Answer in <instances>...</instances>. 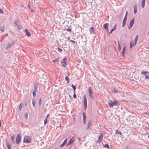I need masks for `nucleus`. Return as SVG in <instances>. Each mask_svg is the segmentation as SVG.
Segmentation results:
<instances>
[{"label": "nucleus", "mask_w": 149, "mask_h": 149, "mask_svg": "<svg viewBox=\"0 0 149 149\" xmlns=\"http://www.w3.org/2000/svg\"><path fill=\"white\" fill-rule=\"evenodd\" d=\"M109 26V24L108 23L105 24L103 26L104 29L107 32H109V29L108 28Z\"/></svg>", "instance_id": "obj_10"}, {"label": "nucleus", "mask_w": 149, "mask_h": 149, "mask_svg": "<svg viewBox=\"0 0 149 149\" xmlns=\"http://www.w3.org/2000/svg\"><path fill=\"white\" fill-rule=\"evenodd\" d=\"M26 105H27V104H25V106H26Z\"/></svg>", "instance_id": "obj_51"}, {"label": "nucleus", "mask_w": 149, "mask_h": 149, "mask_svg": "<svg viewBox=\"0 0 149 149\" xmlns=\"http://www.w3.org/2000/svg\"><path fill=\"white\" fill-rule=\"evenodd\" d=\"M125 46H124L123 47V49L122 50V53L123 54V57H124V54H125Z\"/></svg>", "instance_id": "obj_20"}, {"label": "nucleus", "mask_w": 149, "mask_h": 149, "mask_svg": "<svg viewBox=\"0 0 149 149\" xmlns=\"http://www.w3.org/2000/svg\"><path fill=\"white\" fill-rule=\"evenodd\" d=\"M118 104V102L116 100L113 102L112 100H110L108 102L109 105L111 107H112L113 106H116Z\"/></svg>", "instance_id": "obj_2"}, {"label": "nucleus", "mask_w": 149, "mask_h": 149, "mask_svg": "<svg viewBox=\"0 0 149 149\" xmlns=\"http://www.w3.org/2000/svg\"><path fill=\"white\" fill-rule=\"evenodd\" d=\"M32 94L34 97H35L36 96V91H33L32 92Z\"/></svg>", "instance_id": "obj_31"}, {"label": "nucleus", "mask_w": 149, "mask_h": 149, "mask_svg": "<svg viewBox=\"0 0 149 149\" xmlns=\"http://www.w3.org/2000/svg\"><path fill=\"white\" fill-rule=\"evenodd\" d=\"M148 137L149 138V135H148Z\"/></svg>", "instance_id": "obj_54"}, {"label": "nucleus", "mask_w": 149, "mask_h": 149, "mask_svg": "<svg viewBox=\"0 0 149 149\" xmlns=\"http://www.w3.org/2000/svg\"><path fill=\"white\" fill-rule=\"evenodd\" d=\"M22 107V103H21L19 105V111H21V110Z\"/></svg>", "instance_id": "obj_29"}, {"label": "nucleus", "mask_w": 149, "mask_h": 149, "mask_svg": "<svg viewBox=\"0 0 149 149\" xmlns=\"http://www.w3.org/2000/svg\"><path fill=\"white\" fill-rule=\"evenodd\" d=\"M75 138L73 136L71 138L68 143L66 144V146H68L72 144L74 141Z\"/></svg>", "instance_id": "obj_7"}, {"label": "nucleus", "mask_w": 149, "mask_h": 149, "mask_svg": "<svg viewBox=\"0 0 149 149\" xmlns=\"http://www.w3.org/2000/svg\"><path fill=\"white\" fill-rule=\"evenodd\" d=\"M115 131V134H119L120 135V136L122 135V133L120 131H118V130H116Z\"/></svg>", "instance_id": "obj_23"}, {"label": "nucleus", "mask_w": 149, "mask_h": 149, "mask_svg": "<svg viewBox=\"0 0 149 149\" xmlns=\"http://www.w3.org/2000/svg\"><path fill=\"white\" fill-rule=\"evenodd\" d=\"M15 138V136L14 135H12L10 137V139H11L12 141H13V142H14V139Z\"/></svg>", "instance_id": "obj_27"}, {"label": "nucleus", "mask_w": 149, "mask_h": 149, "mask_svg": "<svg viewBox=\"0 0 149 149\" xmlns=\"http://www.w3.org/2000/svg\"><path fill=\"white\" fill-rule=\"evenodd\" d=\"M14 24H15L16 26H17V28H18V26L17 25V24L15 23V22Z\"/></svg>", "instance_id": "obj_49"}, {"label": "nucleus", "mask_w": 149, "mask_h": 149, "mask_svg": "<svg viewBox=\"0 0 149 149\" xmlns=\"http://www.w3.org/2000/svg\"><path fill=\"white\" fill-rule=\"evenodd\" d=\"M32 103L33 104V106L34 107H35V104L36 103V101L35 99H33L32 100Z\"/></svg>", "instance_id": "obj_26"}, {"label": "nucleus", "mask_w": 149, "mask_h": 149, "mask_svg": "<svg viewBox=\"0 0 149 149\" xmlns=\"http://www.w3.org/2000/svg\"><path fill=\"white\" fill-rule=\"evenodd\" d=\"M58 51L60 52H61L62 51V49L59 48H58Z\"/></svg>", "instance_id": "obj_42"}, {"label": "nucleus", "mask_w": 149, "mask_h": 149, "mask_svg": "<svg viewBox=\"0 0 149 149\" xmlns=\"http://www.w3.org/2000/svg\"><path fill=\"white\" fill-rule=\"evenodd\" d=\"M67 138H66L64 140V141H65V142L66 143H67Z\"/></svg>", "instance_id": "obj_45"}, {"label": "nucleus", "mask_w": 149, "mask_h": 149, "mask_svg": "<svg viewBox=\"0 0 149 149\" xmlns=\"http://www.w3.org/2000/svg\"><path fill=\"white\" fill-rule=\"evenodd\" d=\"M89 31L91 34H94L95 32L94 30V28L93 27H91L89 29Z\"/></svg>", "instance_id": "obj_15"}, {"label": "nucleus", "mask_w": 149, "mask_h": 149, "mask_svg": "<svg viewBox=\"0 0 149 149\" xmlns=\"http://www.w3.org/2000/svg\"><path fill=\"white\" fill-rule=\"evenodd\" d=\"M84 97V100H83V103H84V109L86 110L87 107V98L86 96L85 95H84L83 96Z\"/></svg>", "instance_id": "obj_4"}, {"label": "nucleus", "mask_w": 149, "mask_h": 149, "mask_svg": "<svg viewBox=\"0 0 149 149\" xmlns=\"http://www.w3.org/2000/svg\"><path fill=\"white\" fill-rule=\"evenodd\" d=\"M134 14H136L137 12V6L136 5H135L134 6Z\"/></svg>", "instance_id": "obj_21"}, {"label": "nucleus", "mask_w": 149, "mask_h": 149, "mask_svg": "<svg viewBox=\"0 0 149 149\" xmlns=\"http://www.w3.org/2000/svg\"><path fill=\"white\" fill-rule=\"evenodd\" d=\"M4 27H1L0 28V30L2 31H4Z\"/></svg>", "instance_id": "obj_37"}, {"label": "nucleus", "mask_w": 149, "mask_h": 149, "mask_svg": "<svg viewBox=\"0 0 149 149\" xmlns=\"http://www.w3.org/2000/svg\"><path fill=\"white\" fill-rule=\"evenodd\" d=\"M127 20V17H125L123 21V24H122V27H123L125 25L126 23V21Z\"/></svg>", "instance_id": "obj_14"}, {"label": "nucleus", "mask_w": 149, "mask_h": 149, "mask_svg": "<svg viewBox=\"0 0 149 149\" xmlns=\"http://www.w3.org/2000/svg\"><path fill=\"white\" fill-rule=\"evenodd\" d=\"M34 87L35 90H36L37 89V88H38L37 84H34Z\"/></svg>", "instance_id": "obj_33"}, {"label": "nucleus", "mask_w": 149, "mask_h": 149, "mask_svg": "<svg viewBox=\"0 0 149 149\" xmlns=\"http://www.w3.org/2000/svg\"><path fill=\"white\" fill-rule=\"evenodd\" d=\"M82 114L83 116V122L84 124L85 125L86 124V116L85 113L83 112Z\"/></svg>", "instance_id": "obj_13"}, {"label": "nucleus", "mask_w": 149, "mask_h": 149, "mask_svg": "<svg viewBox=\"0 0 149 149\" xmlns=\"http://www.w3.org/2000/svg\"><path fill=\"white\" fill-rule=\"evenodd\" d=\"M136 42L134 40H132L130 44V48H131L132 47L135 45L136 44Z\"/></svg>", "instance_id": "obj_12"}, {"label": "nucleus", "mask_w": 149, "mask_h": 149, "mask_svg": "<svg viewBox=\"0 0 149 149\" xmlns=\"http://www.w3.org/2000/svg\"><path fill=\"white\" fill-rule=\"evenodd\" d=\"M54 149H57L56 148H55Z\"/></svg>", "instance_id": "obj_53"}, {"label": "nucleus", "mask_w": 149, "mask_h": 149, "mask_svg": "<svg viewBox=\"0 0 149 149\" xmlns=\"http://www.w3.org/2000/svg\"><path fill=\"white\" fill-rule=\"evenodd\" d=\"M92 125V123L91 122H90L89 121H88V124L87 125V127L86 128V129L87 130H89L90 128V127Z\"/></svg>", "instance_id": "obj_16"}, {"label": "nucleus", "mask_w": 149, "mask_h": 149, "mask_svg": "<svg viewBox=\"0 0 149 149\" xmlns=\"http://www.w3.org/2000/svg\"><path fill=\"white\" fill-rule=\"evenodd\" d=\"M53 62L54 63H55V60L53 61Z\"/></svg>", "instance_id": "obj_50"}, {"label": "nucleus", "mask_w": 149, "mask_h": 149, "mask_svg": "<svg viewBox=\"0 0 149 149\" xmlns=\"http://www.w3.org/2000/svg\"><path fill=\"white\" fill-rule=\"evenodd\" d=\"M134 22V19L133 18L130 22L129 26H128V29H131L133 26Z\"/></svg>", "instance_id": "obj_9"}, {"label": "nucleus", "mask_w": 149, "mask_h": 149, "mask_svg": "<svg viewBox=\"0 0 149 149\" xmlns=\"http://www.w3.org/2000/svg\"><path fill=\"white\" fill-rule=\"evenodd\" d=\"M75 92H74V94L73 95V97L74 98H76V95L75 94Z\"/></svg>", "instance_id": "obj_41"}, {"label": "nucleus", "mask_w": 149, "mask_h": 149, "mask_svg": "<svg viewBox=\"0 0 149 149\" xmlns=\"http://www.w3.org/2000/svg\"><path fill=\"white\" fill-rule=\"evenodd\" d=\"M116 25H115L113 27V29H112L111 30V31L109 32V33H112V32L114 30L116 29Z\"/></svg>", "instance_id": "obj_24"}, {"label": "nucleus", "mask_w": 149, "mask_h": 149, "mask_svg": "<svg viewBox=\"0 0 149 149\" xmlns=\"http://www.w3.org/2000/svg\"><path fill=\"white\" fill-rule=\"evenodd\" d=\"M15 139L17 144H18L20 143L21 140V135L20 134H17Z\"/></svg>", "instance_id": "obj_5"}, {"label": "nucleus", "mask_w": 149, "mask_h": 149, "mask_svg": "<svg viewBox=\"0 0 149 149\" xmlns=\"http://www.w3.org/2000/svg\"><path fill=\"white\" fill-rule=\"evenodd\" d=\"M41 98H39V104L40 106L41 104Z\"/></svg>", "instance_id": "obj_38"}, {"label": "nucleus", "mask_w": 149, "mask_h": 149, "mask_svg": "<svg viewBox=\"0 0 149 149\" xmlns=\"http://www.w3.org/2000/svg\"><path fill=\"white\" fill-rule=\"evenodd\" d=\"M138 38V35H136L135 38V39H134V41H135L136 42H137V39Z\"/></svg>", "instance_id": "obj_32"}, {"label": "nucleus", "mask_w": 149, "mask_h": 149, "mask_svg": "<svg viewBox=\"0 0 149 149\" xmlns=\"http://www.w3.org/2000/svg\"><path fill=\"white\" fill-rule=\"evenodd\" d=\"M70 41H71V42H73V43H75V42L74 41H73L72 40H70Z\"/></svg>", "instance_id": "obj_46"}, {"label": "nucleus", "mask_w": 149, "mask_h": 149, "mask_svg": "<svg viewBox=\"0 0 149 149\" xmlns=\"http://www.w3.org/2000/svg\"><path fill=\"white\" fill-rule=\"evenodd\" d=\"M49 116V114H48L47 115V116H46V117L45 118L47 119L48 117Z\"/></svg>", "instance_id": "obj_48"}, {"label": "nucleus", "mask_w": 149, "mask_h": 149, "mask_svg": "<svg viewBox=\"0 0 149 149\" xmlns=\"http://www.w3.org/2000/svg\"><path fill=\"white\" fill-rule=\"evenodd\" d=\"M127 12L126 11V12L125 16V17H127Z\"/></svg>", "instance_id": "obj_47"}, {"label": "nucleus", "mask_w": 149, "mask_h": 149, "mask_svg": "<svg viewBox=\"0 0 149 149\" xmlns=\"http://www.w3.org/2000/svg\"><path fill=\"white\" fill-rule=\"evenodd\" d=\"M13 44H14L13 43H12L11 44L8 43V45H7V46L6 47V49H7L8 48H10L11 46H12L13 45Z\"/></svg>", "instance_id": "obj_19"}, {"label": "nucleus", "mask_w": 149, "mask_h": 149, "mask_svg": "<svg viewBox=\"0 0 149 149\" xmlns=\"http://www.w3.org/2000/svg\"><path fill=\"white\" fill-rule=\"evenodd\" d=\"M141 74L145 77V79L149 80V72L148 71H142Z\"/></svg>", "instance_id": "obj_3"}, {"label": "nucleus", "mask_w": 149, "mask_h": 149, "mask_svg": "<svg viewBox=\"0 0 149 149\" xmlns=\"http://www.w3.org/2000/svg\"><path fill=\"white\" fill-rule=\"evenodd\" d=\"M71 86L73 88V90H74V92H75V90H76L75 86H74L73 84H72L71 85Z\"/></svg>", "instance_id": "obj_30"}, {"label": "nucleus", "mask_w": 149, "mask_h": 149, "mask_svg": "<svg viewBox=\"0 0 149 149\" xmlns=\"http://www.w3.org/2000/svg\"><path fill=\"white\" fill-rule=\"evenodd\" d=\"M58 60H59L58 58H56L55 60V61H56L57 62H58Z\"/></svg>", "instance_id": "obj_44"}, {"label": "nucleus", "mask_w": 149, "mask_h": 149, "mask_svg": "<svg viewBox=\"0 0 149 149\" xmlns=\"http://www.w3.org/2000/svg\"><path fill=\"white\" fill-rule=\"evenodd\" d=\"M103 137V135L102 133H101L100 135L98 138V142L99 143H100L102 141Z\"/></svg>", "instance_id": "obj_11"}, {"label": "nucleus", "mask_w": 149, "mask_h": 149, "mask_svg": "<svg viewBox=\"0 0 149 149\" xmlns=\"http://www.w3.org/2000/svg\"><path fill=\"white\" fill-rule=\"evenodd\" d=\"M25 31L26 32V34L27 36L29 37L31 36V34L28 31L27 29H25Z\"/></svg>", "instance_id": "obj_22"}, {"label": "nucleus", "mask_w": 149, "mask_h": 149, "mask_svg": "<svg viewBox=\"0 0 149 149\" xmlns=\"http://www.w3.org/2000/svg\"><path fill=\"white\" fill-rule=\"evenodd\" d=\"M66 143L64 141L60 145V147H63Z\"/></svg>", "instance_id": "obj_28"}, {"label": "nucleus", "mask_w": 149, "mask_h": 149, "mask_svg": "<svg viewBox=\"0 0 149 149\" xmlns=\"http://www.w3.org/2000/svg\"><path fill=\"white\" fill-rule=\"evenodd\" d=\"M146 0H143L141 3V6L143 8H144L145 5V2Z\"/></svg>", "instance_id": "obj_18"}, {"label": "nucleus", "mask_w": 149, "mask_h": 149, "mask_svg": "<svg viewBox=\"0 0 149 149\" xmlns=\"http://www.w3.org/2000/svg\"><path fill=\"white\" fill-rule=\"evenodd\" d=\"M69 38H69V37H68V39H69Z\"/></svg>", "instance_id": "obj_52"}, {"label": "nucleus", "mask_w": 149, "mask_h": 149, "mask_svg": "<svg viewBox=\"0 0 149 149\" xmlns=\"http://www.w3.org/2000/svg\"><path fill=\"white\" fill-rule=\"evenodd\" d=\"M25 117L26 119L28 118V114L27 113H26L25 114Z\"/></svg>", "instance_id": "obj_40"}, {"label": "nucleus", "mask_w": 149, "mask_h": 149, "mask_svg": "<svg viewBox=\"0 0 149 149\" xmlns=\"http://www.w3.org/2000/svg\"><path fill=\"white\" fill-rule=\"evenodd\" d=\"M103 147H106V148H109V146L108 145V144H105V145H104L103 146Z\"/></svg>", "instance_id": "obj_36"}, {"label": "nucleus", "mask_w": 149, "mask_h": 149, "mask_svg": "<svg viewBox=\"0 0 149 149\" xmlns=\"http://www.w3.org/2000/svg\"><path fill=\"white\" fill-rule=\"evenodd\" d=\"M67 58L66 57H64L62 60L61 63L62 66L63 67H65L67 65L66 61H67Z\"/></svg>", "instance_id": "obj_6"}, {"label": "nucleus", "mask_w": 149, "mask_h": 149, "mask_svg": "<svg viewBox=\"0 0 149 149\" xmlns=\"http://www.w3.org/2000/svg\"><path fill=\"white\" fill-rule=\"evenodd\" d=\"M31 141V138L29 136H25L23 140L24 143H30Z\"/></svg>", "instance_id": "obj_1"}, {"label": "nucleus", "mask_w": 149, "mask_h": 149, "mask_svg": "<svg viewBox=\"0 0 149 149\" xmlns=\"http://www.w3.org/2000/svg\"><path fill=\"white\" fill-rule=\"evenodd\" d=\"M65 79L67 81V82L68 83L69 82V78L67 76H66L65 77Z\"/></svg>", "instance_id": "obj_35"}, {"label": "nucleus", "mask_w": 149, "mask_h": 149, "mask_svg": "<svg viewBox=\"0 0 149 149\" xmlns=\"http://www.w3.org/2000/svg\"><path fill=\"white\" fill-rule=\"evenodd\" d=\"M66 31L69 32H71L72 31V28L71 27L69 26L68 28L66 29Z\"/></svg>", "instance_id": "obj_25"}, {"label": "nucleus", "mask_w": 149, "mask_h": 149, "mask_svg": "<svg viewBox=\"0 0 149 149\" xmlns=\"http://www.w3.org/2000/svg\"><path fill=\"white\" fill-rule=\"evenodd\" d=\"M118 50L119 51H120L121 50V48L119 44H118Z\"/></svg>", "instance_id": "obj_39"}, {"label": "nucleus", "mask_w": 149, "mask_h": 149, "mask_svg": "<svg viewBox=\"0 0 149 149\" xmlns=\"http://www.w3.org/2000/svg\"><path fill=\"white\" fill-rule=\"evenodd\" d=\"M47 123V119L45 118V119L44 120V125H45Z\"/></svg>", "instance_id": "obj_34"}, {"label": "nucleus", "mask_w": 149, "mask_h": 149, "mask_svg": "<svg viewBox=\"0 0 149 149\" xmlns=\"http://www.w3.org/2000/svg\"><path fill=\"white\" fill-rule=\"evenodd\" d=\"M0 13L1 14L3 13V10L1 8H0Z\"/></svg>", "instance_id": "obj_43"}, {"label": "nucleus", "mask_w": 149, "mask_h": 149, "mask_svg": "<svg viewBox=\"0 0 149 149\" xmlns=\"http://www.w3.org/2000/svg\"><path fill=\"white\" fill-rule=\"evenodd\" d=\"M88 92L89 93V95L90 97L91 98H93V92L92 91V89L91 87H89L88 88Z\"/></svg>", "instance_id": "obj_8"}, {"label": "nucleus", "mask_w": 149, "mask_h": 149, "mask_svg": "<svg viewBox=\"0 0 149 149\" xmlns=\"http://www.w3.org/2000/svg\"><path fill=\"white\" fill-rule=\"evenodd\" d=\"M6 144L7 147H8V149H11V146L10 144L8 142H6Z\"/></svg>", "instance_id": "obj_17"}]
</instances>
